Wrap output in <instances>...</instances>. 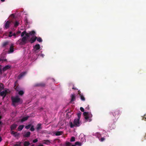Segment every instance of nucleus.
Returning <instances> with one entry per match:
<instances>
[{
  "label": "nucleus",
  "instance_id": "f257e3e1",
  "mask_svg": "<svg viewBox=\"0 0 146 146\" xmlns=\"http://www.w3.org/2000/svg\"><path fill=\"white\" fill-rule=\"evenodd\" d=\"M79 119L76 118L74 119V124L72 122H70L69 124L70 127L73 128L74 127H79L80 126Z\"/></svg>",
  "mask_w": 146,
  "mask_h": 146
},
{
  "label": "nucleus",
  "instance_id": "f03ea898",
  "mask_svg": "<svg viewBox=\"0 0 146 146\" xmlns=\"http://www.w3.org/2000/svg\"><path fill=\"white\" fill-rule=\"evenodd\" d=\"M11 99L12 104L14 106H15V104L19 102L20 101V98L17 96L15 97H12Z\"/></svg>",
  "mask_w": 146,
  "mask_h": 146
},
{
  "label": "nucleus",
  "instance_id": "7ed1b4c3",
  "mask_svg": "<svg viewBox=\"0 0 146 146\" xmlns=\"http://www.w3.org/2000/svg\"><path fill=\"white\" fill-rule=\"evenodd\" d=\"M28 41V39L26 36L23 37L22 38L20 39L18 42H19L20 45H24L26 44L27 41Z\"/></svg>",
  "mask_w": 146,
  "mask_h": 146
},
{
  "label": "nucleus",
  "instance_id": "20e7f679",
  "mask_svg": "<svg viewBox=\"0 0 146 146\" xmlns=\"http://www.w3.org/2000/svg\"><path fill=\"white\" fill-rule=\"evenodd\" d=\"M112 114L114 117H115V119L117 118V119L120 115L119 111L118 110H114L113 112H112L110 113V114Z\"/></svg>",
  "mask_w": 146,
  "mask_h": 146
},
{
  "label": "nucleus",
  "instance_id": "39448f33",
  "mask_svg": "<svg viewBox=\"0 0 146 146\" xmlns=\"http://www.w3.org/2000/svg\"><path fill=\"white\" fill-rule=\"evenodd\" d=\"M5 22H6L4 27V29H7L9 27L12 21L8 20Z\"/></svg>",
  "mask_w": 146,
  "mask_h": 146
},
{
  "label": "nucleus",
  "instance_id": "423d86ee",
  "mask_svg": "<svg viewBox=\"0 0 146 146\" xmlns=\"http://www.w3.org/2000/svg\"><path fill=\"white\" fill-rule=\"evenodd\" d=\"M17 126V125L15 123H13L10 126V131H13V130L15 129Z\"/></svg>",
  "mask_w": 146,
  "mask_h": 146
},
{
  "label": "nucleus",
  "instance_id": "0eeeda50",
  "mask_svg": "<svg viewBox=\"0 0 146 146\" xmlns=\"http://www.w3.org/2000/svg\"><path fill=\"white\" fill-rule=\"evenodd\" d=\"M7 93V90H5L4 91H3L0 93V95L3 97V99L5 97Z\"/></svg>",
  "mask_w": 146,
  "mask_h": 146
},
{
  "label": "nucleus",
  "instance_id": "6e6552de",
  "mask_svg": "<svg viewBox=\"0 0 146 146\" xmlns=\"http://www.w3.org/2000/svg\"><path fill=\"white\" fill-rule=\"evenodd\" d=\"M37 39V37L36 36L32 37L30 40H28V41L30 42L31 44L33 43Z\"/></svg>",
  "mask_w": 146,
  "mask_h": 146
},
{
  "label": "nucleus",
  "instance_id": "1a4fd4ad",
  "mask_svg": "<svg viewBox=\"0 0 146 146\" xmlns=\"http://www.w3.org/2000/svg\"><path fill=\"white\" fill-rule=\"evenodd\" d=\"M11 133L15 137H18L19 135V133L13 131H11Z\"/></svg>",
  "mask_w": 146,
  "mask_h": 146
},
{
  "label": "nucleus",
  "instance_id": "9d476101",
  "mask_svg": "<svg viewBox=\"0 0 146 146\" xmlns=\"http://www.w3.org/2000/svg\"><path fill=\"white\" fill-rule=\"evenodd\" d=\"M40 48V46L39 44H36L34 46L33 48L35 51L39 50Z\"/></svg>",
  "mask_w": 146,
  "mask_h": 146
},
{
  "label": "nucleus",
  "instance_id": "9b49d317",
  "mask_svg": "<svg viewBox=\"0 0 146 146\" xmlns=\"http://www.w3.org/2000/svg\"><path fill=\"white\" fill-rule=\"evenodd\" d=\"M83 115H87L88 117L89 118L91 117H92V115L91 113H90L88 112H84L83 113Z\"/></svg>",
  "mask_w": 146,
  "mask_h": 146
},
{
  "label": "nucleus",
  "instance_id": "f8f14e48",
  "mask_svg": "<svg viewBox=\"0 0 146 146\" xmlns=\"http://www.w3.org/2000/svg\"><path fill=\"white\" fill-rule=\"evenodd\" d=\"M26 72H24L20 74L18 77V78L19 79H20L22 77L24 76L26 74Z\"/></svg>",
  "mask_w": 146,
  "mask_h": 146
},
{
  "label": "nucleus",
  "instance_id": "ddd939ff",
  "mask_svg": "<svg viewBox=\"0 0 146 146\" xmlns=\"http://www.w3.org/2000/svg\"><path fill=\"white\" fill-rule=\"evenodd\" d=\"M31 134V133L29 131H28L23 135V136L24 137H29Z\"/></svg>",
  "mask_w": 146,
  "mask_h": 146
},
{
  "label": "nucleus",
  "instance_id": "4468645a",
  "mask_svg": "<svg viewBox=\"0 0 146 146\" xmlns=\"http://www.w3.org/2000/svg\"><path fill=\"white\" fill-rule=\"evenodd\" d=\"M41 125H42L41 123H38L37 124L36 127V129L37 131H38L42 129Z\"/></svg>",
  "mask_w": 146,
  "mask_h": 146
},
{
  "label": "nucleus",
  "instance_id": "2eb2a0df",
  "mask_svg": "<svg viewBox=\"0 0 146 146\" xmlns=\"http://www.w3.org/2000/svg\"><path fill=\"white\" fill-rule=\"evenodd\" d=\"M42 142L43 144L47 145H49L50 143V141L48 140H44L42 141Z\"/></svg>",
  "mask_w": 146,
  "mask_h": 146
},
{
  "label": "nucleus",
  "instance_id": "dca6fc26",
  "mask_svg": "<svg viewBox=\"0 0 146 146\" xmlns=\"http://www.w3.org/2000/svg\"><path fill=\"white\" fill-rule=\"evenodd\" d=\"M14 88L17 91H19L20 90V87L19 86H16V82H15L14 84Z\"/></svg>",
  "mask_w": 146,
  "mask_h": 146
},
{
  "label": "nucleus",
  "instance_id": "f3484780",
  "mask_svg": "<svg viewBox=\"0 0 146 146\" xmlns=\"http://www.w3.org/2000/svg\"><path fill=\"white\" fill-rule=\"evenodd\" d=\"M10 68L11 66L9 65H7L4 67L2 70L3 71H5L9 69Z\"/></svg>",
  "mask_w": 146,
  "mask_h": 146
},
{
  "label": "nucleus",
  "instance_id": "a211bd4d",
  "mask_svg": "<svg viewBox=\"0 0 146 146\" xmlns=\"http://www.w3.org/2000/svg\"><path fill=\"white\" fill-rule=\"evenodd\" d=\"M13 47H14V46H13V44H11V45L10 46V48H9V52L11 53V52H13V51H14Z\"/></svg>",
  "mask_w": 146,
  "mask_h": 146
},
{
  "label": "nucleus",
  "instance_id": "6ab92c4d",
  "mask_svg": "<svg viewBox=\"0 0 146 146\" xmlns=\"http://www.w3.org/2000/svg\"><path fill=\"white\" fill-rule=\"evenodd\" d=\"M71 102H72L75 100L76 99V97L74 94H72L71 95Z\"/></svg>",
  "mask_w": 146,
  "mask_h": 146
},
{
  "label": "nucleus",
  "instance_id": "aec40b11",
  "mask_svg": "<svg viewBox=\"0 0 146 146\" xmlns=\"http://www.w3.org/2000/svg\"><path fill=\"white\" fill-rule=\"evenodd\" d=\"M24 127L23 125H19L18 128V129L19 131H21L22 130Z\"/></svg>",
  "mask_w": 146,
  "mask_h": 146
},
{
  "label": "nucleus",
  "instance_id": "412c9836",
  "mask_svg": "<svg viewBox=\"0 0 146 146\" xmlns=\"http://www.w3.org/2000/svg\"><path fill=\"white\" fill-rule=\"evenodd\" d=\"M63 134V132L62 131H56L55 132V134L56 136L60 135H62Z\"/></svg>",
  "mask_w": 146,
  "mask_h": 146
},
{
  "label": "nucleus",
  "instance_id": "4be33fe9",
  "mask_svg": "<svg viewBox=\"0 0 146 146\" xmlns=\"http://www.w3.org/2000/svg\"><path fill=\"white\" fill-rule=\"evenodd\" d=\"M29 117V116L23 117L21 119V121L22 122L25 121L27 120L28 119Z\"/></svg>",
  "mask_w": 146,
  "mask_h": 146
},
{
  "label": "nucleus",
  "instance_id": "5701e85b",
  "mask_svg": "<svg viewBox=\"0 0 146 146\" xmlns=\"http://www.w3.org/2000/svg\"><path fill=\"white\" fill-rule=\"evenodd\" d=\"M30 143L29 141H25L24 142V146H28L30 145Z\"/></svg>",
  "mask_w": 146,
  "mask_h": 146
},
{
  "label": "nucleus",
  "instance_id": "b1692460",
  "mask_svg": "<svg viewBox=\"0 0 146 146\" xmlns=\"http://www.w3.org/2000/svg\"><path fill=\"white\" fill-rule=\"evenodd\" d=\"M81 112H80V111H79V112H78V113H77V115L78 116V118L77 119L80 120V117H81Z\"/></svg>",
  "mask_w": 146,
  "mask_h": 146
},
{
  "label": "nucleus",
  "instance_id": "393cba45",
  "mask_svg": "<svg viewBox=\"0 0 146 146\" xmlns=\"http://www.w3.org/2000/svg\"><path fill=\"white\" fill-rule=\"evenodd\" d=\"M21 142H18L14 144V146H21Z\"/></svg>",
  "mask_w": 146,
  "mask_h": 146
},
{
  "label": "nucleus",
  "instance_id": "a878e982",
  "mask_svg": "<svg viewBox=\"0 0 146 146\" xmlns=\"http://www.w3.org/2000/svg\"><path fill=\"white\" fill-rule=\"evenodd\" d=\"M80 99L82 100L83 101H85V99L83 95L82 94L80 96Z\"/></svg>",
  "mask_w": 146,
  "mask_h": 146
},
{
  "label": "nucleus",
  "instance_id": "bb28decb",
  "mask_svg": "<svg viewBox=\"0 0 146 146\" xmlns=\"http://www.w3.org/2000/svg\"><path fill=\"white\" fill-rule=\"evenodd\" d=\"M19 22L17 21H16L14 23V27H17L19 26Z\"/></svg>",
  "mask_w": 146,
  "mask_h": 146
},
{
  "label": "nucleus",
  "instance_id": "cd10ccee",
  "mask_svg": "<svg viewBox=\"0 0 146 146\" xmlns=\"http://www.w3.org/2000/svg\"><path fill=\"white\" fill-rule=\"evenodd\" d=\"M8 44V42L7 41L4 42L2 44V46L3 47H5Z\"/></svg>",
  "mask_w": 146,
  "mask_h": 146
},
{
  "label": "nucleus",
  "instance_id": "c85d7f7f",
  "mask_svg": "<svg viewBox=\"0 0 146 146\" xmlns=\"http://www.w3.org/2000/svg\"><path fill=\"white\" fill-rule=\"evenodd\" d=\"M29 33L30 35H34L35 34V32L34 31H30L29 32Z\"/></svg>",
  "mask_w": 146,
  "mask_h": 146
},
{
  "label": "nucleus",
  "instance_id": "c756f323",
  "mask_svg": "<svg viewBox=\"0 0 146 146\" xmlns=\"http://www.w3.org/2000/svg\"><path fill=\"white\" fill-rule=\"evenodd\" d=\"M36 40H37L39 42H42V38L40 37H38V38L37 37V39Z\"/></svg>",
  "mask_w": 146,
  "mask_h": 146
},
{
  "label": "nucleus",
  "instance_id": "7c9ffc66",
  "mask_svg": "<svg viewBox=\"0 0 146 146\" xmlns=\"http://www.w3.org/2000/svg\"><path fill=\"white\" fill-rule=\"evenodd\" d=\"M26 33V31H23V32H22L21 34V37H23L24 36V35H25V33Z\"/></svg>",
  "mask_w": 146,
  "mask_h": 146
},
{
  "label": "nucleus",
  "instance_id": "2f4dec72",
  "mask_svg": "<svg viewBox=\"0 0 146 146\" xmlns=\"http://www.w3.org/2000/svg\"><path fill=\"white\" fill-rule=\"evenodd\" d=\"M18 94L20 95H22L24 94V92L22 90H20Z\"/></svg>",
  "mask_w": 146,
  "mask_h": 146
},
{
  "label": "nucleus",
  "instance_id": "473e14b6",
  "mask_svg": "<svg viewBox=\"0 0 146 146\" xmlns=\"http://www.w3.org/2000/svg\"><path fill=\"white\" fill-rule=\"evenodd\" d=\"M75 140V138L74 137H71L70 141L71 142H74V141Z\"/></svg>",
  "mask_w": 146,
  "mask_h": 146
},
{
  "label": "nucleus",
  "instance_id": "72a5a7b5",
  "mask_svg": "<svg viewBox=\"0 0 146 146\" xmlns=\"http://www.w3.org/2000/svg\"><path fill=\"white\" fill-rule=\"evenodd\" d=\"M31 126V124H29L28 125L25 126V128L27 129H28L30 128Z\"/></svg>",
  "mask_w": 146,
  "mask_h": 146
},
{
  "label": "nucleus",
  "instance_id": "f704fd0d",
  "mask_svg": "<svg viewBox=\"0 0 146 146\" xmlns=\"http://www.w3.org/2000/svg\"><path fill=\"white\" fill-rule=\"evenodd\" d=\"M71 145V143L69 142H67L66 143V146H70Z\"/></svg>",
  "mask_w": 146,
  "mask_h": 146
},
{
  "label": "nucleus",
  "instance_id": "c9c22d12",
  "mask_svg": "<svg viewBox=\"0 0 146 146\" xmlns=\"http://www.w3.org/2000/svg\"><path fill=\"white\" fill-rule=\"evenodd\" d=\"M76 145H78L79 146H80L81 145V143L79 142H76L75 143V144Z\"/></svg>",
  "mask_w": 146,
  "mask_h": 146
},
{
  "label": "nucleus",
  "instance_id": "e433bc0d",
  "mask_svg": "<svg viewBox=\"0 0 146 146\" xmlns=\"http://www.w3.org/2000/svg\"><path fill=\"white\" fill-rule=\"evenodd\" d=\"M31 128L30 129V130L31 131H34V130H35V129L34 128V126L33 125H32V126H31Z\"/></svg>",
  "mask_w": 146,
  "mask_h": 146
},
{
  "label": "nucleus",
  "instance_id": "4c0bfd02",
  "mask_svg": "<svg viewBox=\"0 0 146 146\" xmlns=\"http://www.w3.org/2000/svg\"><path fill=\"white\" fill-rule=\"evenodd\" d=\"M25 35L26 36H26L27 37V38H28V37H29L30 35L29 34V33H28L26 32V33H25Z\"/></svg>",
  "mask_w": 146,
  "mask_h": 146
},
{
  "label": "nucleus",
  "instance_id": "58836bf2",
  "mask_svg": "<svg viewBox=\"0 0 146 146\" xmlns=\"http://www.w3.org/2000/svg\"><path fill=\"white\" fill-rule=\"evenodd\" d=\"M9 35H8V36L9 37H11L12 36H13V35L12 34H13V32L12 31H10L9 32Z\"/></svg>",
  "mask_w": 146,
  "mask_h": 146
},
{
  "label": "nucleus",
  "instance_id": "ea45409f",
  "mask_svg": "<svg viewBox=\"0 0 146 146\" xmlns=\"http://www.w3.org/2000/svg\"><path fill=\"white\" fill-rule=\"evenodd\" d=\"M96 135L99 138L101 136V134L99 133H96Z\"/></svg>",
  "mask_w": 146,
  "mask_h": 146
},
{
  "label": "nucleus",
  "instance_id": "a19ab883",
  "mask_svg": "<svg viewBox=\"0 0 146 146\" xmlns=\"http://www.w3.org/2000/svg\"><path fill=\"white\" fill-rule=\"evenodd\" d=\"M105 140V138L104 137H102L100 139V140L101 142H102L104 141Z\"/></svg>",
  "mask_w": 146,
  "mask_h": 146
},
{
  "label": "nucleus",
  "instance_id": "79ce46f5",
  "mask_svg": "<svg viewBox=\"0 0 146 146\" xmlns=\"http://www.w3.org/2000/svg\"><path fill=\"white\" fill-rule=\"evenodd\" d=\"M38 141V139H34L33 140V142L34 143H36Z\"/></svg>",
  "mask_w": 146,
  "mask_h": 146
},
{
  "label": "nucleus",
  "instance_id": "37998d69",
  "mask_svg": "<svg viewBox=\"0 0 146 146\" xmlns=\"http://www.w3.org/2000/svg\"><path fill=\"white\" fill-rule=\"evenodd\" d=\"M84 118L86 120H88L89 118L88 116L87 115H84Z\"/></svg>",
  "mask_w": 146,
  "mask_h": 146
},
{
  "label": "nucleus",
  "instance_id": "c03bdc74",
  "mask_svg": "<svg viewBox=\"0 0 146 146\" xmlns=\"http://www.w3.org/2000/svg\"><path fill=\"white\" fill-rule=\"evenodd\" d=\"M80 110L82 112H84V109L82 107H80Z\"/></svg>",
  "mask_w": 146,
  "mask_h": 146
},
{
  "label": "nucleus",
  "instance_id": "a18cd8bd",
  "mask_svg": "<svg viewBox=\"0 0 146 146\" xmlns=\"http://www.w3.org/2000/svg\"><path fill=\"white\" fill-rule=\"evenodd\" d=\"M21 31H17L16 33L17 35H18L19 34H20L21 33Z\"/></svg>",
  "mask_w": 146,
  "mask_h": 146
},
{
  "label": "nucleus",
  "instance_id": "49530a36",
  "mask_svg": "<svg viewBox=\"0 0 146 146\" xmlns=\"http://www.w3.org/2000/svg\"><path fill=\"white\" fill-rule=\"evenodd\" d=\"M1 66L0 65V74H2V70L1 69Z\"/></svg>",
  "mask_w": 146,
  "mask_h": 146
},
{
  "label": "nucleus",
  "instance_id": "de8ad7c7",
  "mask_svg": "<svg viewBox=\"0 0 146 146\" xmlns=\"http://www.w3.org/2000/svg\"><path fill=\"white\" fill-rule=\"evenodd\" d=\"M78 94L80 96L82 95V94H81V92L80 91H78Z\"/></svg>",
  "mask_w": 146,
  "mask_h": 146
},
{
  "label": "nucleus",
  "instance_id": "09e8293b",
  "mask_svg": "<svg viewBox=\"0 0 146 146\" xmlns=\"http://www.w3.org/2000/svg\"><path fill=\"white\" fill-rule=\"evenodd\" d=\"M40 86V84H36L35 85V86Z\"/></svg>",
  "mask_w": 146,
  "mask_h": 146
},
{
  "label": "nucleus",
  "instance_id": "8fccbe9b",
  "mask_svg": "<svg viewBox=\"0 0 146 146\" xmlns=\"http://www.w3.org/2000/svg\"><path fill=\"white\" fill-rule=\"evenodd\" d=\"M13 35V36H15V37H16L17 35H16V33H14L13 34V35Z\"/></svg>",
  "mask_w": 146,
  "mask_h": 146
},
{
  "label": "nucleus",
  "instance_id": "3c124183",
  "mask_svg": "<svg viewBox=\"0 0 146 146\" xmlns=\"http://www.w3.org/2000/svg\"><path fill=\"white\" fill-rule=\"evenodd\" d=\"M3 88L2 87H0V92L3 89Z\"/></svg>",
  "mask_w": 146,
  "mask_h": 146
},
{
  "label": "nucleus",
  "instance_id": "603ef678",
  "mask_svg": "<svg viewBox=\"0 0 146 146\" xmlns=\"http://www.w3.org/2000/svg\"><path fill=\"white\" fill-rule=\"evenodd\" d=\"M7 59H4L3 60V61L2 62H3L5 61H7Z\"/></svg>",
  "mask_w": 146,
  "mask_h": 146
},
{
  "label": "nucleus",
  "instance_id": "864d4df0",
  "mask_svg": "<svg viewBox=\"0 0 146 146\" xmlns=\"http://www.w3.org/2000/svg\"><path fill=\"white\" fill-rule=\"evenodd\" d=\"M144 117H143V119H146V115L145 116V115H144Z\"/></svg>",
  "mask_w": 146,
  "mask_h": 146
},
{
  "label": "nucleus",
  "instance_id": "5fc2aeb1",
  "mask_svg": "<svg viewBox=\"0 0 146 146\" xmlns=\"http://www.w3.org/2000/svg\"><path fill=\"white\" fill-rule=\"evenodd\" d=\"M2 140V139L1 137H0V142H1Z\"/></svg>",
  "mask_w": 146,
  "mask_h": 146
},
{
  "label": "nucleus",
  "instance_id": "6e6d98bb",
  "mask_svg": "<svg viewBox=\"0 0 146 146\" xmlns=\"http://www.w3.org/2000/svg\"><path fill=\"white\" fill-rule=\"evenodd\" d=\"M72 89H74V90H76V89H76V88H75L74 87H73V88H72Z\"/></svg>",
  "mask_w": 146,
  "mask_h": 146
},
{
  "label": "nucleus",
  "instance_id": "4d7b16f0",
  "mask_svg": "<svg viewBox=\"0 0 146 146\" xmlns=\"http://www.w3.org/2000/svg\"><path fill=\"white\" fill-rule=\"evenodd\" d=\"M86 109H87L88 110L89 109V106H88L86 107Z\"/></svg>",
  "mask_w": 146,
  "mask_h": 146
},
{
  "label": "nucleus",
  "instance_id": "13d9d810",
  "mask_svg": "<svg viewBox=\"0 0 146 146\" xmlns=\"http://www.w3.org/2000/svg\"><path fill=\"white\" fill-rule=\"evenodd\" d=\"M38 146H43V145L42 144H40L38 145Z\"/></svg>",
  "mask_w": 146,
  "mask_h": 146
},
{
  "label": "nucleus",
  "instance_id": "bf43d9fd",
  "mask_svg": "<svg viewBox=\"0 0 146 146\" xmlns=\"http://www.w3.org/2000/svg\"><path fill=\"white\" fill-rule=\"evenodd\" d=\"M144 138H145V139H146V133L145 134V135L144 136Z\"/></svg>",
  "mask_w": 146,
  "mask_h": 146
},
{
  "label": "nucleus",
  "instance_id": "052dcab7",
  "mask_svg": "<svg viewBox=\"0 0 146 146\" xmlns=\"http://www.w3.org/2000/svg\"><path fill=\"white\" fill-rule=\"evenodd\" d=\"M0 61H3V59H2L1 58H0Z\"/></svg>",
  "mask_w": 146,
  "mask_h": 146
},
{
  "label": "nucleus",
  "instance_id": "680f3d73",
  "mask_svg": "<svg viewBox=\"0 0 146 146\" xmlns=\"http://www.w3.org/2000/svg\"><path fill=\"white\" fill-rule=\"evenodd\" d=\"M5 0H1V1H2V2H4L5 1Z\"/></svg>",
  "mask_w": 146,
  "mask_h": 146
},
{
  "label": "nucleus",
  "instance_id": "e2e57ef3",
  "mask_svg": "<svg viewBox=\"0 0 146 146\" xmlns=\"http://www.w3.org/2000/svg\"><path fill=\"white\" fill-rule=\"evenodd\" d=\"M0 119H1V117H0ZM1 122L0 121V125L1 124Z\"/></svg>",
  "mask_w": 146,
  "mask_h": 146
},
{
  "label": "nucleus",
  "instance_id": "0e129e2a",
  "mask_svg": "<svg viewBox=\"0 0 146 146\" xmlns=\"http://www.w3.org/2000/svg\"><path fill=\"white\" fill-rule=\"evenodd\" d=\"M72 146H76V145H72Z\"/></svg>",
  "mask_w": 146,
  "mask_h": 146
},
{
  "label": "nucleus",
  "instance_id": "69168bd1",
  "mask_svg": "<svg viewBox=\"0 0 146 146\" xmlns=\"http://www.w3.org/2000/svg\"><path fill=\"white\" fill-rule=\"evenodd\" d=\"M31 146H34V145H32Z\"/></svg>",
  "mask_w": 146,
  "mask_h": 146
},
{
  "label": "nucleus",
  "instance_id": "338daca9",
  "mask_svg": "<svg viewBox=\"0 0 146 146\" xmlns=\"http://www.w3.org/2000/svg\"><path fill=\"white\" fill-rule=\"evenodd\" d=\"M91 121V120L89 119V121Z\"/></svg>",
  "mask_w": 146,
  "mask_h": 146
},
{
  "label": "nucleus",
  "instance_id": "774afa93",
  "mask_svg": "<svg viewBox=\"0 0 146 146\" xmlns=\"http://www.w3.org/2000/svg\"><path fill=\"white\" fill-rule=\"evenodd\" d=\"M57 140V139H55L54 140V141H55V140Z\"/></svg>",
  "mask_w": 146,
  "mask_h": 146
}]
</instances>
